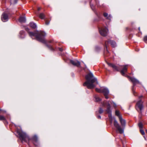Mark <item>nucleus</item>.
Segmentation results:
<instances>
[{"label": "nucleus", "instance_id": "43", "mask_svg": "<svg viewBox=\"0 0 147 147\" xmlns=\"http://www.w3.org/2000/svg\"><path fill=\"white\" fill-rule=\"evenodd\" d=\"M1 111V110L0 109V111Z\"/></svg>", "mask_w": 147, "mask_h": 147}, {"label": "nucleus", "instance_id": "26", "mask_svg": "<svg viewBox=\"0 0 147 147\" xmlns=\"http://www.w3.org/2000/svg\"><path fill=\"white\" fill-rule=\"evenodd\" d=\"M46 46L48 47L51 50L53 51L54 50L53 48H52V47L51 46H49L47 45H46Z\"/></svg>", "mask_w": 147, "mask_h": 147}, {"label": "nucleus", "instance_id": "12", "mask_svg": "<svg viewBox=\"0 0 147 147\" xmlns=\"http://www.w3.org/2000/svg\"><path fill=\"white\" fill-rule=\"evenodd\" d=\"M128 78H129L131 81L133 83V86H134L136 84L139 83V81L135 78L129 76H128Z\"/></svg>", "mask_w": 147, "mask_h": 147}, {"label": "nucleus", "instance_id": "30", "mask_svg": "<svg viewBox=\"0 0 147 147\" xmlns=\"http://www.w3.org/2000/svg\"><path fill=\"white\" fill-rule=\"evenodd\" d=\"M103 112V110L101 108H100L99 111V112L100 114H101Z\"/></svg>", "mask_w": 147, "mask_h": 147}, {"label": "nucleus", "instance_id": "19", "mask_svg": "<svg viewBox=\"0 0 147 147\" xmlns=\"http://www.w3.org/2000/svg\"><path fill=\"white\" fill-rule=\"evenodd\" d=\"M26 19L24 17H20L19 19V21L21 23L25 22Z\"/></svg>", "mask_w": 147, "mask_h": 147}, {"label": "nucleus", "instance_id": "15", "mask_svg": "<svg viewBox=\"0 0 147 147\" xmlns=\"http://www.w3.org/2000/svg\"><path fill=\"white\" fill-rule=\"evenodd\" d=\"M119 119L120 121V122L121 124V125L123 126H125V121L122 119V116H120L119 117Z\"/></svg>", "mask_w": 147, "mask_h": 147}, {"label": "nucleus", "instance_id": "36", "mask_svg": "<svg viewBox=\"0 0 147 147\" xmlns=\"http://www.w3.org/2000/svg\"><path fill=\"white\" fill-rule=\"evenodd\" d=\"M25 29L27 31H28L29 30V29L28 28H26Z\"/></svg>", "mask_w": 147, "mask_h": 147}, {"label": "nucleus", "instance_id": "23", "mask_svg": "<svg viewBox=\"0 0 147 147\" xmlns=\"http://www.w3.org/2000/svg\"><path fill=\"white\" fill-rule=\"evenodd\" d=\"M96 91L98 92H102V88L101 89H99L97 88H96Z\"/></svg>", "mask_w": 147, "mask_h": 147}, {"label": "nucleus", "instance_id": "42", "mask_svg": "<svg viewBox=\"0 0 147 147\" xmlns=\"http://www.w3.org/2000/svg\"><path fill=\"white\" fill-rule=\"evenodd\" d=\"M51 41H49V42H50V43H51Z\"/></svg>", "mask_w": 147, "mask_h": 147}, {"label": "nucleus", "instance_id": "14", "mask_svg": "<svg viewBox=\"0 0 147 147\" xmlns=\"http://www.w3.org/2000/svg\"><path fill=\"white\" fill-rule=\"evenodd\" d=\"M33 143L34 145L37 146L38 145V138L36 135H34L32 138Z\"/></svg>", "mask_w": 147, "mask_h": 147}, {"label": "nucleus", "instance_id": "3", "mask_svg": "<svg viewBox=\"0 0 147 147\" xmlns=\"http://www.w3.org/2000/svg\"><path fill=\"white\" fill-rule=\"evenodd\" d=\"M17 133L19 136V138L21 141L27 142L29 141L30 139L26 134L21 131H17Z\"/></svg>", "mask_w": 147, "mask_h": 147}, {"label": "nucleus", "instance_id": "9", "mask_svg": "<svg viewBox=\"0 0 147 147\" xmlns=\"http://www.w3.org/2000/svg\"><path fill=\"white\" fill-rule=\"evenodd\" d=\"M108 64L109 66L113 67L114 70L117 71H119L120 70L121 67H122L121 66H117L114 64L111 63H108Z\"/></svg>", "mask_w": 147, "mask_h": 147}, {"label": "nucleus", "instance_id": "20", "mask_svg": "<svg viewBox=\"0 0 147 147\" xmlns=\"http://www.w3.org/2000/svg\"><path fill=\"white\" fill-rule=\"evenodd\" d=\"M20 37L23 38L24 37V31H21L20 32Z\"/></svg>", "mask_w": 147, "mask_h": 147}, {"label": "nucleus", "instance_id": "40", "mask_svg": "<svg viewBox=\"0 0 147 147\" xmlns=\"http://www.w3.org/2000/svg\"><path fill=\"white\" fill-rule=\"evenodd\" d=\"M142 97V96H141L139 97V98H140L141 97Z\"/></svg>", "mask_w": 147, "mask_h": 147}, {"label": "nucleus", "instance_id": "10", "mask_svg": "<svg viewBox=\"0 0 147 147\" xmlns=\"http://www.w3.org/2000/svg\"><path fill=\"white\" fill-rule=\"evenodd\" d=\"M107 43L110 44L112 46V47H115L116 46V42L113 40H109L108 41H106L105 42V45L106 46V47L107 49Z\"/></svg>", "mask_w": 147, "mask_h": 147}, {"label": "nucleus", "instance_id": "33", "mask_svg": "<svg viewBox=\"0 0 147 147\" xmlns=\"http://www.w3.org/2000/svg\"><path fill=\"white\" fill-rule=\"evenodd\" d=\"M113 103L114 104V107H116L117 106V105H116V104L113 102Z\"/></svg>", "mask_w": 147, "mask_h": 147}, {"label": "nucleus", "instance_id": "18", "mask_svg": "<svg viewBox=\"0 0 147 147\" xmlns=\"http://www.w3.org/2000/svg\"><path fill=\"white\" fill-rule=\"evenodd\" d=\"M30 26L33 28L35 29L37 27V25L35 23L33 22H31L30 24Z\"/></svg>", "mask_w": 147, "mask_h": 147}, {"label": "nucleus", "instance_id": "25", "mask_svg": "<svg viewBox=\"0 0 147 147\" xmlns=\"http://www.w3.org/2000/svg\"><path fill=\"white\" fill-rule=\"evenodd\" d=\"M138 126L141 129L142 128H143V124L142 123H140L138 124Z\"/></svg>", "mask_w": 147, "mask_h": 147}, {"label": "nucleus", "instance_id": "24", "mask_svg": "<svg viewBox=\"0 0 147 147\" xmlns=\"http://www.w3.org/2000/svg\"><path fill=\"white\" fill-rule=\"evenodd\" d=\"M95 98L96 101L98 102L100 100V99L97 96H95Z\"/></svg>", "mask_w": 147, "mask_h": 147}, {"label": "nucleus", "instance_id": "35", "mask_svg": "<svg viewBox=\"0 0 147 147\" xmlns=\"http://www.w3.org/2000/svg\"><path fill=\"white\" fill-rule=\"evenodd\" d=\"M59 51H63V49H62V48H59Z\"/></svg>", "mask_w": 147, "mask_h": 147}, {"label": "nucleus", "instance_id": "41", "mask_svg": "<svg viewBox=\"0 0 147 147\" xmlns=\"http://www.w3.org/2000/svg\"><path fill=\"white\" fill-rule=\"evenodd\" d=\"M146 133L147 134V130H146Z\"/></svg>", "mask_w": 147, "mask_h": 147}, {"label": "nucleus", "instance_id": "4", "mask_svg": "<svg viewBox=\"0 0 147 147\" xmlns=\"http://www.w3.org/2000/svg\"><path fill=\"white\" fill-rule=\"evenodd\" d=\"M142 103L143 102L142 100H140L137 102L136 104V109L138 111L140 110L141 113L142 111L143 108Z\"/></svg>", "mask_w": 147, "mask_h": 147}, {"label": "nucleus", "instance_id": "28", "mask_svg": "<svg viewBox=\"0 0 147 147\" xmlns=\"http://www.w3.org/2000/svg\"><path fill=\"white\" fill-rule=\"evenodd\" d=\"M140 131L142 135H143L145 134V133L143 130L142 129H140Z\"/></svg>", "mask_w": 147, "mask_h": 147}, {"label": "nucleus", "instance_id": "21", "mask_svg": "<svg viewBox=\"0 0 147 147\" xmlns=\"http://www.w3.org/2000/svg\"><path fill=\"white\" fill-rule=\"evenodd\" d=\"M39 17L41 19H43L45 17V15L43 13H40L39 15Z\"/></svg>", "mask_w": 147, "mask_h": 147}, {"label": "nucleus", "instance_id": "38", "mask_svg": "<svg viewBox=\"0 0 147 147\" xmlns=\"http://www.w3.org/2000/svg\"><path fill=\"white\" fill-rule=\"evenodd\" d=\"M41 9V8L40 7H38V11H40Z\"/></svg>", "mask_w": 147, "mask_h": 147}, {"label": "nucleus", "instance_id": "37", "mask_svg": "<svg viewBox=\"0 0 147 147\" xmlns=\"http://www.w3.org/2000/svg\"><path fill=\"white\" fill-rule=\"evenodd\" d=\"M97 118L98 119H100L101 118V117L100 115H98L97 116Z\"/></svg>", "mask_w": 147, "mask_h": 147}, {"label": "nucleus", "instance_id": "22", "mask_svg": "<svg viewBox=\"0 0 147 147\" xmlns=\"http://www.w3.org/2000/svg\"><path fill=\"white\" fill-rule=\"evenodd\" d=\"M115 115L118 117L119 118V117L120 116H121L120 115L119 112V111L117 110H116L115 111Z\"/></svg>", "mask_w": 147, "mask_h": 147}, {"label": "nucleus", "instance_id": "34", "mask_svg": "<svg viewBox=\"0 0 147 147\" xmlns=\"http://www.w3.org/2000/svg\"><path fill=\"white\" fill-rule=\"evenodd\" d=\"M90 6H91V8H92V9H93V5H92L91 4H90Z\"/></svg>", "mask_w": 147, "mask_h": 147}, {"label": "nucleus", "instance_id": "29", "mask_svg": "<svg viewBox=\"0 0 147 147\" xmlns=\"http://www.w3.org/2000/svg\"><path fill=\"white\" fill-rule=\"evenodd\" d=\"M18 0H14L12 2L11 0V3L12 4H16L17 3Z\"/></svg>", "mask_w": 147, "mask_h": 147}, {"label": "nucleus", "instance_id": "44", "mask_svg": "<svg viewBox=\"0 0 147 147\" xmlns=\"http://www.w3.org/2000/svg\"><path fill=\"white\" fill-rule=\"evenodd\" d=\"M104 105V106H105V104H104V105Z\"/></svg>", "mask_w": 147, "mask_h": 147}, {"label": "nucleus", "instance_id": "5", "mask_svg": "<svg viewBox=\"0 0 147 147\" xmlns=\"http://www.w3.org/2000/svg\"><path fill=\"white\" fill-rule=\"evenodd\" d=\"M114 125L115 127L117 129L120 134H122L123 132V130L121 128L119 124L115 119L114 120Z\"/></svg>", "mask_w": 147, "mask_h": 147}, {"label": "nucleus", "instance_id": "17", "mask_svg": "<svg viewBox=\"0 0 147 147\" xmlns=\"http://www.w3.org/2000/svg\"><path fill=\"white\" fill-rule=\"evenodd\" d=\"M127 67L126 65H125L123 66V68L121 71V74L123 75H125V73L127 71Z\"/></svg>", "mask_w": 147, "mask_h": 147}, {"label": "nucleus", "instance_id": "6", "mask_svg": "<svg viewBox=\"0 0 147 147\" xmlns=\"http://www.w3.org/2000/svg\"><path fill=\"white\" fill-rule=\"evenodd\" d=\"M108 29L105 28H103L100 30V32L101 35L103 36H106L107 35L108 32Z\"/></svg>", "mask_w": 147, "mask_h": 147}, {"label": "nucleus", "instance_id": "8", "mask_svg": "<svg viewBox=\"0 0 147 147\" xmlns=\"http://www.w3.org/2000/svg\"><path fill=\"white\" fill-rule=\"evenodd\" d=\"M102 92L104 94V95L106 99L108 98L109 97L108 95L109 94V92L108 89L107 88H102Z\"/></svg>", "mask_w": 147, "mask_h": 147}, {"label": "nucleus", "instance_id": "32", "mask_svg": "<svg viewBox=\"0 0 147 147\" xmlns=\"http://www.w3.org/2000/svg\"><path fill=\"white\" fill-rule=\"evenodd\" d=\"M45 24L47 25H48L49 24V22H48L47 21H46L45 22Z\"/></svg>", "mask_w": 147, "mask_h": 147}, {"label": "nucleus", "instance_id": "16", "mask_svg": "<svg viewBox=\"0 0 147 147\" xmlns=\"http://www.w3.org/2000/svg\"><path fill=\"white\" fill-rule=\"evenodd\" d=\"M103 16L109 20H111L112 18L111 16L110 15H108L107 13H104Z\"/></svg>", "mask_w": 147, "mask_h": 147}, {"label": "nucleus", "instance_id": "31", "mask_svg": "<svg viewBox=\"0 0 147 147\" xmlns=\"http://www.w3.org/2000/svg\"><path fill=\"white\" fill-rule=\"evenodd\" d=\"M144 40L145 42H147V36H145L144 38Z\"/></svg>", "mask_w": 147, "mask_h": 147}, {"label": "nucleus", "instance_id": "2", "mask_svg": "<svg viewBox=\"0 0 147 147\" xmlns=\"http://www.w3.org/2000/svg\"><path fill=\"white\" fill-rule=\"evenodd\" d=\"M30 36L33 38V37H35L36 39L43 43H46L45 37L46 35V33L41 31H35L34 32H28Z\"/></svg>", "mask_w": 147, "mask_h": 147}, {"label": "nucleus", "instance_id": "1", "mask_svg": "<svg viewBox=\"0 0 147 147\" xmlns=\"http://www.w3.org/2000/svg\"><path fill=\"white\" fill-rule=\"evenodd\" d=\"M86 81L85 82L83 85L86 86L89 89H92L96 86L98 84L97 79L94 77L93 75L90 73L86 76Z\"/></svg>", "mask_w": 147, "mask_h": 147}, {"label": "nucleus", "instance_id": "27", "mask_svg": "<svg viewBox=\"0 0 147 147\" xmlns=\"http://www.w3.org/2000/svg\"><path fill=\"white\" fill-rule=\"evenodd\" d=\"M5 118L2 115L0 116V120H5Z\"/></svg>", "mask_w": 147, "mask_h": 147}, {"label": "nucleus", "instance_id": "11", "mask_svg": "<svg viewBox=\"0 0 147 147\" xmlns=\"http://www.w3.org/2000/svg\"><path fill=\"white\" fill-rule=\"evenodd\" d=\"M71 63L73 65L78 67L80 66V62L77 60H71Z\"/></svg>", "mask_w": 147, "mask_h": 147}, {"label": "nucleus", "instance_id": "39", "mask_svg": "<svg viewBox=\"0 0 147 147\" xmlns=\"http://www.w3.org/2000/svg\"><path fill=\"white\" fill-rule=\"evenodd\" d=\"M144 138L145 140H146V137H145V136H144Z\"/></svg>", "mask_w": 147, "mask_h": 147}, {"label": "nucleus", "instance_id": "13", "mask_svg": "<svg viewBox=\"0 0 147 147\" xmlns=\"http://www.w3.org/2000/svg\"><path fill=\"white\" fill-rule=\"evenodd\" d=\"M8 18L7 14L5 13H3L1 16V20L3 22H6L8 20Z\"/></svg>", "mask_w": 147, "mask_h": 147}, {"label": "nucleus", "instance_id": "7", "mask_svg": "<svg viewBox=\"0 0 147 147\" xmlns=\"http://www.w3.org/2000/svg\"><path fill=\"white\" fill-rule=\"evenodd\" d=\"M107 108L106 110V111L109 113V118L111 119L112 118V115H111V111L110 109L111 106L109 102H107Z\"/></svg>", "mask_w": 147, "mask_h": 147}]
</instances>
